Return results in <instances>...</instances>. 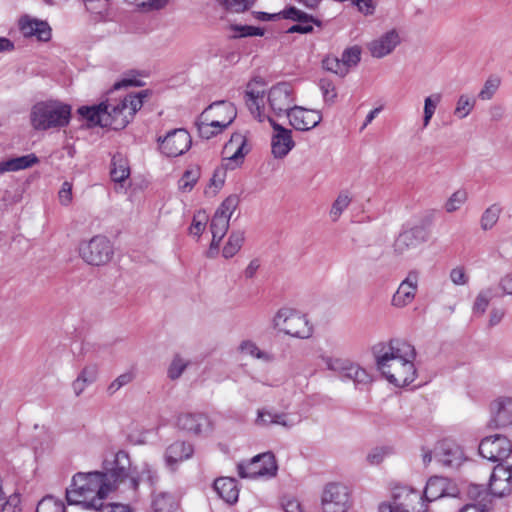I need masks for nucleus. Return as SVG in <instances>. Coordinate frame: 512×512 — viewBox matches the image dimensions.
Segmentation results:
<instances>
[{
  "label": "nucleus",
  "mask_w": 512,
  "mask_h": 512,
  "mask_svg": "<svg viewBox=\"0 0 512 512\" xmlns=\"http://www.w3.org/2000/svg\"><path fill=\"white\" fill-rule=\"evenodd\" d=\"M376 367L391 384L403 387L415 380L414 346L401 339H391L373 347Z\"/></svg>",
  "instance_id": "1"
},
{
  "label": "nucleus",
  "mask_w": 512,
  "mask_h": 512,
  "mask_svg": "<svg viewBox=\"0 0 512 512\" xmlns=\"http://www.w3.org/2000/svg\"><path fill=\"white\" fill-rule=\"evenodd\" d=\"M147 91H140L135 95H127L122 100L104 101L94 106H82L78 113L90 125L110 127L120 130L127 126L135 113L141 109L143 98Z\"/></svg>",
  "instance_id": "2"
},
{
  "label": "nucleus",
  "mask_w": 512,
  "mask_h": 512,
  "mask_svg": "<svg viewBox=\"0 0 512 512\" xmlns=\"http://www.w3.org/2000/svg\"><path fill=\"white\" fill-rule=\"evenodd\" d=\"M112 492L101 471L77 472L66 488V500L70 505H80L86 510L104 509L103 501Z\"/></svg>",
  "instance_id": "3"
},
{
  "label": "nucleus",
  "mask_w": 512,
  "mask_h": 512,
  "mask_svg": "<svg viewBox=\"0 0 512 512\" xmlns=\"http://www.w3.org/2000/svg\"><path fill=\"white\" fill-rule=\"evenodd\" d=\"M72 108L59 100H44L35 103L30 112L31 126L38 131L61 129L71 119Z\"/></svg>",
  "instance_id": "4"
},
{
  "label": "nucleus",
  "mask_w": 512,
  "mask_h": 512,
  "mask_svg": "<svg viewBox=\"0 0 512 512\" xmlns=\"http://www.w3.org/2000/svg\"><path fill=\"white\" fill-rule=\"evenodd\" d=\"M271 325L277 332L298 339H309L314 333L313 325L307 316L288 307L277 310Z\"/></svg>",
  "instance_id": "5"
},
{
  "label": "nucleus",
  "mask_w": 512,
  "mask_h": 512,
  "mask_svg": "<svg viewBox=\"0 0 512 512\" xmlns=\"http://www.w3.org/2000/svg\"><path fill=\"white\" fill-rule=\"evenodd\" d=\"M427 504L423 496L417 490L404 486L395 485L392 489V502L381 503L379 512H426Z\"/></svg>",
  "instance_id": "6"
},
{
  "label": "nucleus",
  "mask_w": 512,
  "mask_h": 512,
  "mask_svg": "<svg viewBox=\"0 0 512 512\" xmlns=\"http://www.w3.org/2000/svg\"><path fill=\"white\" fill-rule=\"evenodd\" d=\"M102 476L104 480L110 483L112 492L117 489L120 483L128 481L131 483L135 467L132 466L127 452L119 450L112 455L111 459L106 458L103 461Z\"/></svg>",
  "instance_id": "7"
},
{
  "label": "nucleus",
  "mask_w": 512,
  "mask_h": 512,
  "mask_svg": "<svg viewBox=\"0 0 512 512\" xmlns=\"http://www.w3.org/2000/svg\"><path fill=\"white\" fill-rule=\"evenodd\" d=\"M79 254L87 264L100 266L110 262L114 249L107 237L97 235L80 244Z\"/></svg>",
  "instance_id": "8"
},
{
  "label": "nucleus",
  "mask_w": 512,
  "mask_h": 512,
  "mask_svg": "<svg viewBox=\"0 0 512 512\" xmlns=\"http://www.w3.org/2000/svg\"><path fill=\"white\" fill-rule=\"evenodd\" d=\"M241 478H272L277 474L278 466L273 453L265 452L253 457L249 462L237 465Z\"/></svg>",
  "instance_id": "9"
},
{
  "label": "nucleus",
  "mask_w": 512,
  "mask_h": 512,
  "mask_svg": "<svg viewBox=\"0 0 512 512\" xmlns=\"http://www.w3.org/2000/svg\"><path fill=\"white\" fill-rule=\"evenodd\" d=\"M323 512H347L351 506L349 488L338 482L328 483L322 492Z\"/></svg>",
  "instance_id": "10"
},
{
  "label": "nucleus",
  "mask_w": 512,
  "mask_h": 512,
  "mask_svg": "<svg viewBox=\"0 0 512 512\" xmlns=\"http://www.w3.org/2000/svg\"><path fill=\"white\" fill-rule=\"evenodd\" d=\"M159 149L167 157H178L191 147V136L185 129H173L164 137H158Z\"/></svg>",
  "instance_id": "11"
},
{
  "label": "nucleus",
  "mask_w": 512,
  "mask_h": 512,
  "mask_svg": "<svg viewBox=\"0 0 512 512\" xmlns=\"http://www.w3.org/2000/svg\"><path fill=\"white\" fill-rule=\"evenodd\" d=\"M512 452L511 441L503 435L485 437L479 444L480 455L492 462L503 461Z\"/></svg>",
  "instance_id": "12"
},
{
  "label": "nucleus",
  "mask_w": 512,
  "mask_h": 512,
  "mask_svg": "<svg viewBox=\"0 0 512 512\" xmlns=\"http://www.w3.org/2000/svg\"><path fill=\"white\" fill-rule=\"evenodd\" d=\"M294 100L293 89L285 82L272 86L267 94L269 107L277 116L288 115L294 106Z\"/></svg>",
  "instance_id": "13"
},
{
  "label": "nucleus",
  "mask_w": 512,
  "mask_h": 512,
  "mask_svg": "<svg viewBox=\"0 0 512 512\" xmlns=\"http://www.w3.org/2000/svg\"><path fill=\"white\" fill-rule=\"evenodd\" d=\"M265 83L261 78L250 81L245 90V102L251 114L260 122L268 116L264 113Z\"/></svg>",
  "instance_id": "14"
},
{
  "label": "nucleus",
  "mask_w": 512,
  "mask_h": 512,
  "mask_svg": "<svg viewBox=\"0 0 512 512\" xmlns=\"http://www.w3.org/2000/svg\"><path fill=\"white\" fill-rule=\"evenodd\" d=\"M489 427L503 429L512 426V398L501 396L490 403Z\"/></svg>",
  "instance_id": "15"
},
{
  "label": "nucleus",
  "mask_w": 512,
  "mask_h": 512,
  "mask_svg": "<svg viewBox=\"0 0 512 512\" xmlns=\"http://www.w3.org/2000/svg\"><path fill=\"white\" fill-rule=\"evenodd\" d=\"M458 494L459 489L453 481L445 477L434 476L428 480L422 496L427 504L445 496L456 497Z\"/></svg>",
  "instance_id": "16"
},
{
  "label": "nucleus",
  "mask_w": 512,
  "mask_h": 512,
  "mask_svg": "<svg viewBox=\"0 0 512 512\" xmlns=\"http://www.w3.org/2000/svg\"><path fill=\"white\" fill-rule=\"evenodd\" d=\"M419 272L411 270L406 278L400 283L398 289L394 293L391 304L396 308H404L411 304L418 290Z\"/></svg>",
  "instance_id": "17"
},
{
  "label": "nucleus",
  "mask_w": 512,
  "mask_h": 512,
  "mask_svg": "<svg viewBox=\"0 0 512 512\" xmlns=\"http://www.w3.org/2000/svg\"><path fill=\"white\" fill-rule=\"evenodd\" d=\"M266 119H268L274 131L271 139L272 154L275 158L282 159L288 155L295 146L292 139V131L284 128L270 117Z\"/></svg>",
  "instance_id": "18"
},
{
  "label": "nucleus",
  "mask_w": 512,
  "mask_h": 512,
  "mask_svg": "<svg viewBox=\"0 0 512 512\" xmlns=\"http://www.w3.org/2000/svg\"><path fill=\"white\" fill-rule=\"evenodd\" d=\"M489 491L492 495L503 497L512 492V465L498 464L490 477Z\"/></svg>",
  "instance_id": "19"
},
{
  "label": "nucleus",
  "mask_w": 512,
  "mask_h": 512,
  "mask_svg": "<svg viewBox=\"0 0 512 512\" xmlns=\"http://www.w3.org/2000/svg\"><path fill=\"white\" fill-rule=\"evenodd\" d=\"M290 125L296 130L307 131L316 127L322 120V115L317 110H310L301 106H293L288 113Z\"/></svg>",
  "instance_id": "20"
},
{
  "label": "nucleus",
  "mask_w": 512,
  "mask_h": 512,
  "mask_svg": "<svg viewBox=\"0 0 512 512\" xmlns=\"http://www.w3.org/2000/svg\"><path fill=\"white\" fill-rule=\"evenodd\" d=\"M246 138L241 133L232 134L230 140L225 144L223 149L225 166L230 169L238 167L248 152L246 149Z\"/></svg>",
  "instance_id": "21"
},
{
  "label": "nucleus",
  "mask_w": 512,
  "mask_h": 512,
  "mask_svg": "<svg viewBox=\"0 0 512 512\" xmlns=\"http://www.w3.org/2000/svg\"><path fill=\"white\" fill-rule=\"evenodd\" d=\"M426 240L425 231L421 227H413L398 235L393 244V250L397 255H403L418 247Z\"/></svg>",
  "instance_id": "22"
},
{
  "label": "nucleus",
  "mask_w": 512,
  "mask_h": 512,
  "mask_svg": "<svg viewBox=\"0 0 512 512\" xmlns=\"http://www.w3.org/2000/svg\"><path fill=\"white\" fill-rule=\"evenodd\" d=\"M176 424L179 429L195 435L211 430L210 420L201 413H181L177 417Z\"/></svg>",
  "instance_id": "23"
},
{
  "label": "nucleus",
  "mask_w": 512,
  "mask_h": 512,
  "mask_svg": "<svg viewBox=\"0 0 512 512\" xmlns=\"http://www.w3.org/2000/svg\"><path fill=\"white\" fill-rule=\"evenodd\" d=\"M202 114H207V117L224 125L226 129L236 118L237 110L233 103L222 100L210 104L204 109Z\"/></svg>",
  "instance_id": "24"
},
{
  "label": "nucleus",
  "mask_w": 512,
  "mask_h": 512,
  "mask_svg": "<svg viewBox=\"0 0 512 512\" xmlns=\"http://www.w3.org/2000/svg\"><path fill=\"white\" fill-rule=\"evenodd\" d=\"M434 457L445 466H458L463 459V451L454 442L443 440L435 446Z\"/></svg>",
  "instance_id": "25"
},
{
  "label": "nucleus",
  "mask_w": 512,
  "mask_h": 512,
  "mask_svg": "<svg viewBox=\"0 0 512 512\" xmlns=\"http://www.w3.org/2000/svg\"><path fill=\"white\" fill-rule=\"evenodd\" d=\"M19 28L25 37H36L43 42L51 39V28L45 21L24 16L19 21Z\"/></svg>",
  "instance_id": "26"
},
{
  "label": "nucleus",
  "mask_w": 512,
  "mask_h": 512,
  "mask_svg": "<svg viewBox=\"0 0 512 512\" xmlns=\"http://www.w3.org/2000/svg\"><path fill=\"white\" fill-rule=\"evenodd\" d=\"M255 423L261 427L280 425L285 428H292L298 423V420L288 413L277 412L269 409H259Z\"/></svg>",
  "instance_id": "27"
},
{
  "label": "nucleus",
  "mask_w": 512,
  "mask_h": 512,
  "mask_svg": "<svg viewBox=\"0 0 512 512\" xmlns=\"http://www.w3.org/2000/svg\"><path fill=\"white\" fill-rule=\"evenodd\" d=\"M193 453L194 447L191 443L175 441L166 448L165 462L167 466L174 470L178 463L190 459Z\"/></svg>",
  "instance_id": "28"
},
{
  "label": "nucleus",
  "mask_w": 512,
  "mask_h": 512,
  "mask_svg": "<svg viewBox=\"0 0 512 512\" xmlns=\"http://www.w3.org/2000/svg\"><path fill=\"white\" fill-rule=\"evenodd\" d=\"M399 35L395 30L388 31L368 44V50L375 58H383L390 54L399 44Z\"/></svg>",
  "instance_id": "29"
},
{
  "label": "nucleus",
  "mask_w": 512,
  "mask_h": 512,
  "mask_svg": "<svg viewBox=\"0 0 512 512\" xmlns=\"http://www.w3.org/2000/svg\"><path fill=\"white\" fill-rule=\"evenodd\" d=\"M213 489L217 495L226 503L233 504L237 502L239 489L237 481L230 477H220L214 481Z\"/></svg>",
  "instance_id": "30"
},
{
  "label": "nucleus",
  "mask_w": 512,
  "mask_h": 512,
  "mask_svg": "<svg viewBox=\"0 0 512 512\" xmlns=\"http://www.w3.org/2000/svg\"><path fill=\"white\" fill-rule=\"evenodd\" d=\"M98 374L99 368L97 364H86L72 383L74 394L80 396L89 385L97 380Z\"/></svg>",
  "instance_id": "31"
},
{
  "label": "nucleus",
  "mask_w": 512,
  "mask_h": 512,
  "mask_svg": "<svg viewBox=\"0 0 512 512\" xmlns=\"http://www.w3.org/2000/svg\"><path fill=\"white\" fill-rule=\"evenodd\" d=\"M282 18L292 20L296 22L297 25L307 27L309 29V33L313 32L314 26L320 29L323 27V23L321 20L296 7H290L288 9L283 10Z\"/></svg>",
  "instance_id": "32"
},
{
  "label": "nucleus",
  "mask_w": 512,
  "mask_h": 512,
  "mask_svg": "<svg viewBox=\"0 0 512 512\" xmlns=\"http://www.w3.org/2000/svg\"><path fill=\"white\" fill-rule=\"evenodd\" d=\"M199 136L203 139H211L214 136L222 133L225 128L224 125L219 124L216 120L207 117V114H200L196 121Z\"/></svg>",
  "instance_id": "33"
},
{
  "label": "nucleus",
  "mask_w": 512,
  "mask_h": 512,
  "mask_svg": "<svg viewBox=\"0 0 512 512\" xmlns=\"http://www.w3.org/2000/svg\"><path fill=\"white\" fill-rule=\"evenodd\" d=\"M239 351L243 355L258 359L264 363L273 362L275 357L268 351L261 350L258 345L251 340H244L239 345Z\"/></svg>",
  "instance_id": "34"
},
{
  "label": "nucleus",
  "mask_w": 512,
  "mask_h": 512,
  "mask_svg": "<svg viewBox=\"0 0 512 512\" xmlns=\"http://www.w3.org/2000/svg\"><path fill=\"white\" fill-rule=\"evenodd\" d=\"M476 105V97L471 94L463 93L457 98L453 111L457 119H465L473 111Z\"/></svg>",
  "instance_id": "35"
},
{
  "label": "nucleus",
  "mask_w": 512,
  "mask_h": 512,
  "mask_svg": "<svg viewBox=\"0 0 512 512\" xmlns=\"http://www.w3.org/2000/svg\"><path fill=\"white\" fill-rule=\"evenodd\" d=\"M111 178L115 182H123L130 175L128 160L121 154H116L112 158Z\"/></svg>",
  "instance_id": "36"
},
{
  "label": "nucleus",
  "mask_w": 512,
  "mask_h": 512,
  "mask_svg": "<svg viewBox=\"0 0 512 512\" xmlns=\"http://www.w3.org/2000/svg\"><path fill=\"white\" fill-rule=\"evenodd\" d=\"M245 240V233L243 231L237 230L231 232L229 235L228 241L223 247L222 255L226 259L232 258L234 255L238 253L241 249Z\"/></svg>",
  "instance_id": "37"
},
{
  "label": "nucleus",
  "mask_w": 512,
  "mask_h": 512,
  "mask_svg": "<svg viewBox=\"0 0 512 512\" xmlns=\"http://www.w3.org/2000/svg\"><path fill=\"white\" fill-rule=\"evenodd\" d=\"M343 379L352 380L356 385H367L372 382L371 375L361 366L351 362Z\"/></svg>",
  "instance_id": "38"
},
{
  "label": "nucleus",
  "mask_w": 512,
  "mask_h": 512,
  "mask_svg": "<svg viewBox=\"0 0 512 512\" xmlns=\"http://www.w3.org/2000/svg\"><path fill=\"white\" fill-rule=\"evenodd\" d=\"M442 100V95L440 93H434L430 96H427L424 99V107H423V128L428 127V125L431 122V119L433 118L437 106Z\"/></svg>",
  "instance_id": "39"
},
{
  "label": "nucleus",
  "mask_w": 512,
  "mask_h": 512,
  "mask_svg": "<svg viewBox=\"0 0 512 512\" xmlns=\"http://www.w3.org/2000/svg\"><path fill=\"white\" fill-rule=\"evenodd\" d=\"M501 211L502 209L498 204H492L486 208L480 219L482 230L487 231L492 229L498 222Z\"/></svg>",
  "instance_id": "40"
},
{
  "label": "nucleus",
  "mask_w": 512,
  "mask_h": 512,
  "mask_svg": "<svg viewBox=\"0 0 512 512\" xmlns=\"http://www.w3.org/2000/svg\"><path fill=\"white\" fill-rule=\"evenodd\" d=\"M157 480L156 471L148 464H144L141 471L134 470L130 488L137 489L140 482L153 484Z\"/></svg>",
  "instance_id": "41"
},
{
  "label": "nucleus",
  "mask_w": 512,
  "mask_h": 512,
  "mask_svg": "<svg viewBox=\"0 0 512 512\" xmlns=\"http://www.w3.org/2000/svg\"><path fill=\"white\" fill-rule=\"evenodd\" d=\"M322 362L326 365L327 369L338 373L342 378H344L347 370L352 361L343 358H335L330 356L321 355Z\"/></svg>",
  "instance_id": "42"
},
{
  "label": "nucleus",
  "mask_w": 512,
  "mask_h": 512,
  "mask_svg": "<svg viewBox=\"0 0 512 512\" xmlns=\"http://www.w3.org/2000/svg\"><path fill=\"white\" fill-rule=\"evenodd\" d=\"M176 501L171 494L160 493L153 500L154 512H175Z\"/></svg>",
  "instance_id": "43"
},
{
  "label": "nucleus",
  "mask_w": 512,
  "mask_h": 512,
  "mask_svg": "<svg viewBox=\"0 0 512 512\" xmlns=\"http://www.w3.org/2000/svg\"><path fill=\"white\" fill-rule=\"evenodd\" d=\"M38 162L39 159L35 154H28L6 160V165L8 166L9 171H19L32 167Z\"/></svg>",
  "instance_id": "44"
},
{
  "label": "nucleus",
  "mask_w": 512,
  "mask_h": 512,
  "mask_svg": "<svg viewBox=\"0 0 512 512\" xmlns=\"http://www.w3.org/2000/svg\"><path fill=\"white\" fill-rule=\"evenodd\" d=\"M351 203V197L347 192H341L333 202L329 215L333 222L338 221L342 213Z\"/></svg>",
  "instance_id": "45"
},
{
  "label": "nucleus",
  "mask_w": 512,
  "mask_h": 512,
  "mask_svg": "<svg viewBox=\"0 0 512 512\" xmlns=\"http://www.w3.org/2000/svg\"><path fill=\"white\" fill-rule=\"evenodd\" d=\"M36 512H66V509L60 499L48 495L39 501Z\"/></svg>",
  "instance_id": "46"
},
{
  "label": "nucleus",
  "mask_w": 512,
  "mask_h": 512,
  "mask_svg": "<svg viewBox=\"0 0 512 512\" xmlns=\"http://www.w3.org/2000/svg\"><path fill=\"white\" fill-rule=\"evenodd\" d=\"M468 193L464 189L455 191L445 202L444 209L447 213L456 212L467 201Z\"/></svg>",
  "instance_id": "47"
},
{
  "label": "nucleus",
  "mask_w": 512,
  "mask_h": 512,
  "mask_svg": "<svg viewBox=\"0 0 512 512\" xmlns=\"http://www.w3.org/2000/svg\"><path fill=\"white\" fill-rule=\"evenodd\" d=\"M230 219L214 214L210 223L213 238H223L229 229Z\"/></svg>",
  "instance_id": "48"
},
{
  "label": "nucleus",
  "mask_w": 512,
  "mask_h": 512,
  "mask_svg": "<svg viewBox=\"0 0 512 512\" xmlns=\"http://www.w3.org/2000/svg\"><path fill=\"white\" fill-rule=\"evenodd\" d=\"M323 68L329 72H332L336 75L344 77L348 74L347 68L345 64H343L342 59H339L335 56H327L322 61Z\"/></svg>",
  "instance_id": "49"
},
{
  "label": "nucleus",
  "mask_w": 512,
  "mask_h": 512,
  "mask_svg": "<svg viewBox=\"0 0 512 512\" xmlns=\"http://www.w3.org/2000/svg\"><path fill=\"white\" fill-rule=\"evenodd\" d=\"M493 291L491 288L484 289L478 293L473 304V313L483 315L493 298Z\"/></svg>",
  "instance_id": "50"
},
{
  "label": "nucleus",
  "mask_w": 512,
  "mask_h": 512,
  "mask_svg": "<svg viewBox=\"0 0 512 512\" xmlns=\"http://www.w3.org/2000/svg\"><path fill=\"white\" fill-rule=\"evenodd\" d=\"M499 86L500 79L498 77L491 76L485 81L477 97L482 101L491 100L497 92Z\"/></svg>",
  "instance_id": "51"
},
{
  "label": "nucleus",
  "mask_w": 512,
  "mask_h": 512,
  "mask_svg": "<svg viewBox=\"0 0 512 512\" xmlns=\"http://www.w3.org/2000/svg\"><path fill=\"white\" fill-rule=\"evenodd\" d=\"M199 176L200 170L197 167L186 170L179 180V189L183 192L191 191L199 179Z\"/></svg>",
  "instance_id": "52"
},
{
  "label": "nucleus",
  "mask_w": 512,
  "mask_h": 512,
  "mask_svg": "<svg viewBox=\"0 0 512 512\" xmlns=\"http://www.w3.org/2000/svg\"><path fill=\"white\" fill-rule=\"evenodd\" d=\"M361 52V48L357 45L346 48L343 51L341 59L343 64H345L348 72L352 67L357 66V64L360 62Z\"/></svg>",
  "instance_id": "53"
},
{
  "label": "nucleus",
  "mask_w": 512,
  "mask_h": 512,
  "mask_svg": "<svg viewBox=\"0 0 512 512\" xmlns=\"http://www.w3.org/2000/svg\"><path fill=\"white\" fill-rule=\"evenodd\" d=\"M240 199L237 195L232 194L228 196L218 207L215 214L225 216L230 219L236 208L238 207Z\"/></svg>",
  "instance_id": "54"
},
{
  "label": "nucleus",
  "mask_w": 512,
  "mask_h": 512,
  "mask_svg": "<svg viewBox=\"0 0 512 512\" xmlns=\"http://www.w3.org/2000/svg\"><path fill=\"white\" fill-rule=\"evenodd\" d=\"M135 378L133 371H126L116 377L107 387V393L109 395L115 394L122 387L130 384Z\"/></svg>",
  "instance_id": "55"
},
{
  "label": "nucleus",
  "mask_w": 512,
  "mask_h": 512,
  "mask_svg": "<svg viewBox=\"0 0 512 512\" xmlns=\"http://www.w3.org/2000/svg\"><path fill=\"white\" fill-rule=\"evenodd\" d=\"M227 11L240 13L252 6L254 0H217Z\"/></svg>",
  "instance_id": "56"
},
{
  "label": "nucleus",
  "mask_w": 512,
  "mask_h": 512,
  "mask_svg": "<svg viewBox=\"0 0 512 512\" xmlns=\"http://www.w3.org/2000/svg\"><path fill=\"white\" fill-rule=\"evenodd\" d=\"M187 364L188 363L183 358L179 356L175 357L168 369L169 378L172 380L178 379L186 369Z\"/></svg>",
  "instance_id": "57"
},
{
  "label": "nucleus",
  "mask_w": 512,
  "mask_h": 512,
  "mask_svg": "<svg viewBox=\"0 0 512 512\" xmlns=\"http://www.w3.org/2000/svg\"><path fill=\"white\" fill-rule=\"evenodd\" d=\"M449 278L453 284L464 286L469 282V276L463 266H457L450 271Z\"/></svg>",
  "instance_id": "58"
},
{
  "label": "nucleus",
  "mask_w": 512,
  "mask_h": 512,
  "mask_svg": "<svg viewBox=\"0 0 512 512\" xmlns=\"http://www.w3.org/2000/svg\"><path fill=\"white\" fill-rule=\"evenodd\" d=\"M320 90L322 91L325 101H333L336 98V90L334 84L327 79H321L319 82Z\"/></svg>",
  "instance_id": "59"
},
{
  "label": "nucleus",
  "mask_w": 512,
  "mask_h": 512,
  "mask_svg": "<svg viewBox=\"0 0 512 512\" xmlns=\"http://www.w3.org/2000/svg\"><path fill=\"white\" fill-rule=\"evenodd\" d=\"M59 202L63 206H68L72 201V184L68 181L63 182L58 192Z\"/></svg>",
  "instance_id": "60"
},
{
  "label": "nucleus",
  "mask_w": 512,
  "mask_h": 512,
  "mask_svg": "<svg viewBox=\"0 0 512 512\" xmlns=\"http://www.w3.org/2000/svg\"><path fill=\"white\" fill-rule=\"evenodd\" d=\"M387 455V449L383 447H376L372 449L366 456V460L371 465H378L380 464L385 456Z\"/></svg>",
  "instance_id": "61"
},
{
  "label": "nucleus",
  "mask_w": 512,
  "mask_h": 512,
  "mask_svg": "<svg viewBox=\"0 0 512 512\" xmlns=\"http://www.w3.org/2000/svg\"><path fill=\"white\" fill-rule=\"evenodd\" d=\"M232 29L238 32L237 37H246V36H262L264 34L263 30L258 27L253 26H233Z\"/></svg>",
  "instance_id": "62"
},
{
  "label": "nucleus",
  "mask_w": 512,
  "mask_h": 512,
  "mask_svg": "<svg viewBox=\"0 0 512 512\" xmlns=\"http://www.w3.org/2000/svg\"><path fill=\"white\" fill-rule=\"evenodd\" d=\"M206 217L204 215H195L190 226V233L194 236H200L205 230Z\"/></svg>",
  "instance_id": "63"
},
{
  "label": "nucleus",
  "mask_w": 512,
  "mask_h": 512,
  "mask_svg": "<svg viewBox=\"0 0 512 512\" xmlns=\"http://www.w3.org/2000/svg\"><path fill=\"white\" fill-rule=\"evenodd\" d=\"M1 512H21L19 507V499L16 496H9L5 498L3 506L0 507Z\"/></svg>",
  "instance_id": "64"
}]
</instances>
